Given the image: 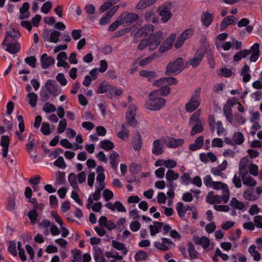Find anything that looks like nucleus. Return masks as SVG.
I'll return each instance as SVG.
<instances>
[{"label": "nucleus", "mask_w": 262, "mask_h": 262, "mask_svg": "<svg viewBox=\"0 0 262 262\" xmlns=\"http://www.w3.org/2000/svg\"><path fill=\"white\" fill-rule=\"evenodd\" d=\"M149 99L145 103L146 109L157 111L161 110L166 103L165 99L159 97L158 91H152L149 96Z\"/></svg>", "instance_id": "f257e3e1"}, {"label": "nucleus", "mask_w": 262, "mask_h": 262, "mask_svg": "<svg viewBox=\"0 0 262 262\" xmlns=\"http://www.w3.org/2000/svg\"><path fill=\"white\" fill-rule=\"evenodd\" d=\"M201 89L200 88L196 89L192 93L189 101L185 104V108L187 113H192L196 110L201 104Z\"/></svg>", "instance_id": "f03ea898"}, {"label": "nucleus", "mask_w": 262, "mask_h": 262, "mask_svg": "<svg viewBox=\"0 0 262 262\" xmlns=\"http://www.w3.org/2000/svg\"><path fill=\"white\" fill-rule=\"evenodd\" d=\"M172 3L169 2H166L157 8L162 23L165 24L171 19L172 17Z\"/></svg>", "instance_id": "7ed1b4c3"}, {"label": "nucleus", "mask_w": 262, "mask_h": 262, "mask_svg": "<svg viewBox=\"0 0 262 262\" xmlns=\"http://www.w3.org/2000/svg\"><path fill=\"white\" fill-rule=\"evenodd\" d=\"M242 58H246L247 56L251 54L250 61L251 62H256L259 57V46L258 43H254L250 50H243L238 52Z\"/></svg>", "instance_id": "20e7f679"}, {"label": "nucleus", "mask_w": 262, "mask_h": 262, "mask_svg": "<svg viewBox=\"0 0 262 262\" xmlns=\"http://www.w3.org/2000/svg\"><path fill=\"white\" fill-rule=\"evenodd\" d=\"M136 115V106L135 105H130L126 114L127 122L122 124V131H127L129 126H134L136 124L135 120V116Z\"/></svg>", "instance_id": "39448f33"}, {"label": "nucleus", "mask_w": 262, "mask_h": 262, "mask_svg": "<svg viewBox=\"0 0 262 262\" xmlns=\"http://www.w3.org/2000/svg\"><path fill=\"white\" fill-rule=\"evenodd\" d=\"M183 69V60L182 58H178L174 61L168 63L166 67L165 74L170 75L171 74H178Z\"/></svg>", "instance_id": "423d86ee"}, {"label": "nucleus", "mask_w": 262, "mask_h": 262, "mask_svg": "<svg viewBox=\"0 0 262 262\" xmlns=\"http://www.w3.org/2000/svg\"><path fill=\"white\" fill-rule=\"evenodd\" d=\"M201 110H198L190 118L189 124L192 126L191 131H203V124L200 119Z\"/></svg>", "instance_id": "0eeeda50"}, {"label": "nucleus", "mask_w": 262, "mask_h": 262, "mask_svg": "<svg viewBox=\"0 0 262 262\" xmlns=\"http://www.w3.org/2000/svg\"><path fill=\"white\" fill-rule=\"evenodd\" d=\"M149 51L155 50L159 46L163 40V32L159 31L153 34L150 37L147 38Z\"/></svg>", "instance_id": "6e6552de"}, {"label": "nucleus", "mask_w": 262, "mask_h": 262, "mask_svg": "<svg viewBox=\"0 0 262 262\" xmlns=\"http://www.w3.org/2000/svg\"><path fill=\"white\" fill-rule=\"evenodd\" d=\"M239 173L241 176L244 185L253 187L256 185V182L252 177L248 174V171L244 166L239 165Z\"/></svg>", "instance_id": "1a4fd4ad"}, {"label": "nucleus", "mask_w": 262, "mask_h": 262, "mask_svg": "<svg viewBox=\"0 0 262 262\" xmlns=\"http://www.w3.org/2000/svg\"><path fill=\"white\" fill-rule=\"evenodd\" d=\"M118 17L120 18L122 25L125 24L126 26H130L136 21L139 18L138 14L128 12L122 13Z\"/></svg>", "instance_id": "9d476101"}, {"label": "nucleus", "mask_w": 262, "mask_h": 262, "mask_svg": "<svg viewBox=\"0 0 262 262\" xmlns=\"http://www.w3.org/2000/svg\"><path fill=\"white\" fill-rule=\"evenodd\" d=\"M234 48L236 50H240L242 48V43L241 41L236 39H233L232 41H226L223 42L216 47L219 51L223 49L224 51H228L231 48Z\"/></svg>", "instance_id": "9b49d317"}, {"label": "nucleus", "mask_w": 262, "mask_h": 262, "mask_svg": "<svg viewBox=\"0 0 262 262\" xmlns=\"http://www.w3.org/2000/svg\"><path fill=\"white\" fill-rule=\"evenodd\" d=\"M211 187L215 190H222L223 194L224 203H226L229 199L230 192L228 185L221 182H214Z\"/></svg>", "instance_id": "f8f14e48"}, {"label": "nucleus", "mask_w": 262, "mask_h": 262, "mask_svg": "<svg viewBox=\"0 0 262 262\" xmlns=\"http://www.w3.org/2000/svg\"><path fill=\"white\" fill-rule=\"evenodd\" d=\"M4 49L11 54H15L20 51V44L16 40L6 41L3 43V41L1 45Z\"/></svg>", "instance_id": "ddd939ff"}, {"label": "nucleus", "mask_w": 262, "mask_h": 262, "mask_svg": "<svg viewBox=\"0 0 262 262\" xmlns=\"http://www.w3.org/2000/svg\"><path fill=\"white\" fill-rule=\"evenodd\" d=\"M224 141L226 144L232 146L241 145L244 141V137L242 132H235L232 139L226 137Z\"/></svg>", "instance_id": "4468645a"}, {"label": "nucleus", "mask_w": 262, "mask_h": 262, "mask_svg": "<svg viewBox=\"0 0 262 262\" xmlns=\"http://www.w3.org/2000/svg\"><path fill=\"white\" fill-rule=\"evenodd\" d=\"M205 52L206 49L204 48H199L193 57L189 60V64L193 68L197 67L202 60Z\"/></svg>", "instance_id": "2eb2a0df"}, {"label": "nucleus", "mask_w": 262, "mask_h": 262, "mask_svg": "<svg viewBox=\"0 0 262 262\" xmlns=\"http://www.w3.org/2000/svg\"><path fill=\"white\" fill-rule=\"evenodd\" d=\"M176 38V35L174 33L171 34L162 43L159 49V52L163 53L170 49L172 47Z\"/></svg>", "instance_id": "dca6fc26"}, {"label": "nucleus", "mask_w": 262, "mask_h": 262, "mask_svg": "<svg viewBox=\"0 0 262 262\" xmlns=\"http://www.w3.org/2000/svg\"><path fill=\"white\" fill-rule=\"evenodd\" d=\"M161 242H155L154 246L158 249L163 251H167L171 248V246L174 245L173 242L169 238L162 237L161 238Z\"/></svg>", "instance_id": "f3484780"}, {"label": "nucleus", "mask_w": 262, "mask_h": 262, "mask_svg": "<svg viewBox=\"0 0 262 262\" xmlns=\"http://www.w3.org/2000/svg\"><path fill=\"white\" fill-rule=\"evenodd\" d=\"M163 142L169 147L176 148L184 143V140L182 139H175L172 137H167L162 139Z\"/></svg>", "instance_id": "a211bd4d"}, {"label": "nucleus", "mask_w": 262, "mask_h": 262, "mask_svg": "<svg viewBox=\"0 0 262 262\" xmlns=\"http://www.w3.org/2000/svg\"><path fill=\"white\" fill-rule=\"evenodd\" d=\"M60 35V32L56 30H54L52 32L47 31L43 33L45 40L54 43H57L59 41Z\"/></svg>", "instance_id": "6ab92c4d"}, {"label": "nucleus", "mask_w": 262, "mask_h": 262, "mask_svg": "<svg viewBox=\"0 0 262 262\" xmlns=\"http://www.w3.org/2000/svg\"><path fill=\"white\" fill-rule=\"evenodd\" d=\"M10 142V139L9 136L6 135L2 136L0 145L2 147V155L4 158H6L8 156Z\"/></svg>", "instance_id": "aec40b11"}, {"label": "nucleus", "mask_w": 262, "mask_h": 262, "mask_svg": "<svg viewBox=\"0 0 262 262\" xmlns=\"http://www.w3.org/2000/svg\"><path fill=\"white\" fill-rule=\"evenodd\" d=\"M41 67L46 69L55 63V59L51 56H48L47 54H43L40 57Z\"/></svg>", "instance_id": "412c9836"}, {"label": "nucleus", "mask_w": 262, "mask_h": 262, "mask_svg": "<svg viewBox=\"0 0 262 262\" xmlns=\"http://www.w3.org/2000/svg\"><path fill=\"white\" fill-rule=\"evenodd\" d=\"M42 88L50 92L52 95L56 96L58 94V86L54 81L48 80Z\"/></svg>", "instance_id": "4be33fe9"}, {"label": "nucleus", "mask_w": 262, "mask_h": 262, "mask_svg": "<svg viewBox=\"0 0 262 262\" xmlns=\"http://www.w3.org/2000/svg\"><path fill=\"white\" fill-rule=\"evenodd\" d=\"M206 202L210 204H219L224 202L223 194L222 196L214 195L213 191H210L206 198Z\"/></svg>", "instance_id": "5701e85b"}, {"label": "nucleus", "mask_w": 262, "mask_h": 262, "mask_svg": "<svg viewBox=\"0 0 262 262\" xmlns=\"http://www.w3.org/2000/svg\"><path fill=\"white\" fill-rule=\"evenodd\" d=\"M209 123L211 131H224V127L222 121H215L213 116L210 115L209 117Z\"/></svg>", "instance_id": "b1692460"}, {"label": "nucleus", "mask_w": 262, "mask_h": 262, "mask_svg": "<svg viewBox=\"0 0 262 262\" xmlns=\"http://www.w3.org/2000/svg\"><path fill=\"white\" fill-rule=\"evenodd\" d=\"M193 241L198 245H201L204 249H206L210 245V240L206 236L199 237L194 235L193 237Z\"/></svg>", "instance_id": "393cba45"}, {"label": "nucleus", "mask_w": 262, "mask_h": 262, "mask_svg": "<svg viewBox=\"0 0 262 262\" xmlns=\"http://www.w3.org/2000/svg\"><path fill=\"white\" fill-rule=\"evenodd\" d=\"M30 8V5L28 2H25L23 3V6L19 8V19H24L28 18L30 16V12L29 9Z\"/></svg>", "instance_id": "a878e982"}, {"label": "nucleus", "mask_w": 262, "mask_h": 262, "mask_svg": "<svg viewBox=\"0 0 262 262\" xmlns=\"http://www.w3.org/2000/svg\"><path fill=\"white\" fill-rule=\"evenodd\" d=\"M230 206L234 209L244 211L246 210L245 204L241 201H238L235 198H232L229 203Z\"/></svg>", "instance_id": "bb28decb"}, {"label": "nucleus", "mask_w": 262, "mask_h": 262, "mask_svg": "<svg viewBox=\"0 0 262 262\" xmlns=\"http://www.w3.org/2000/svg\"><path fill=\"white\" fill-rule=\"evenodd\" d=\"M19 37V33L13 30H10L7 31L5 37L3 40V43H6V41L16 40Z\"/></svg>", "instance_id": "cd10ccee"}, {"label": "nucleus", "mask_w": 262, "mask_h": 262, "mask_svg": "<svg viewBox=\"0 0 262 262\" xmlns=\"http://www.w3.org/2000/svg\"><path fill=\"white\" fill-rule=\"evenodd\" d=\"M164 150L163 145L161 144L160 140H156L152 144V153L155 155H160L163 154Z\"/></svg>", "instance_id": "c85d7f7f"}, {"label": "nucleus", "mask_w": 262, "mask_h": 262, "mask_svg": "<svg viewBox=\"0 0 262 262\" xmlns=\"http://www.w3.org/2000/svg\"><path fill=\"white\" fill-rule=\"evenodd\" d=\"M110 161L112 167L116 170L118 168L119 161L118 160L119 155L115 151L113 150L110 155Z\"/></svg>", "instance_id": "c756f323"}, {"label": "nucleus", "mask_w": 262, "mask_h": 262, "mask_svg": "<svg viewBox=\"0 0 262 262\" xmlns=\"http://www.w3.org/2000/svg\"><path fill=\"white\" fill-rule=\"evenodd\" d=\"M213 17V14L208 12H204L201 17V21L203 25L205 27L209 26L212 21Z\"/></svg>", "instance_id": "7c9ffc66"}, {"label": "nucleus", "mask_w": 262, "mask_h": 262, "mask_svg": "<svg viewBox=\"0 0 262 262\" xmlns=\"http://www.w3.org/2000/svg\"><path fill=\"white\" fill-rule=\"evenodd\" d=\"M110 88H112V85L109 84L106 81L101 82L97 88L96 92L98 94H103L106 93L108 94V92L110 91Z\"/></svg>", "instance_id": "2f4dec72"}, {"label": "nucleus", "mask_w": 262, "mask_h": 262, "mask_svg": "<svg viewBox=\"0 0 262 262\" xmlns=\"http://www.w3.org/2000/svg\"><path fill=\"white\" fill-rule=\"evenodd\" d=\"M204 139L202 136L197 138L194 142L189 145V149L192 151L196 150L203 146Z\"/></svg>", "instance_id": "473e14b6"}, {"label": "nucleus", "mask_w": 262, "mask_h": 262, "mask_svg": "<svg viewBox=\"0 0 262 262\" xmlns=\"http://www.w3.org/2000/svg\"><path fill=\"white\" fill-rule=\"evenodd\" d=\"M158 0H141L136 5V9L141 10L147 7L152 6L156 3Z\"/></svg>", "instance_id": "72a5a7b5"}, {"label": "nucleus", "mask_w": 262, "mask_h": 262, "mask_svg": "<svg viewBox=\"0 0 262 262\" xmlns=\"http://www.w3.org/2000/svg\"><path fill=\"white\" fill-rule=\"evenodd\" d=\"M163 225V223L162 222H154V225L149 226L150 235L151 236H154L157 233H159Z\"/></svg>", "instance_id": "f704fd0d"}, {"label": "nucleus", "mask_w": 262, "mask_h": 262, "mask_svg": "<svg viewBox=\"0 0 262 262\" xmlns=\"http://www.w3.org/2000/svg\"><path fill=\"white\" fill-rule=\"evenodd\" d=\"M250 67L246 64L245 65L241 72V75L243 77V81L244 82H247L251 79V75L250 74Z\"/></svg>", "instance_id": "c9c22d12"}, {"label": "nucleus", "mask_w": 262, "mask_h": 262, "mask_svg": "<svg viewBox=\"0 0 262 262\" xmlns=\"http://www.w3.org/2000/svg\"><path fill=\"white\" fill-rule=\"evenodd\" d=\"M112 246L117 250L121 251L123 255H126L127 253L128 250L125 247V245L122 243H120L116 240L112 241Z\"/></svg>", "instance_id": "e433bc0d"}, {"label": "nucleus", "mask_w": 262, "mask_h": 262, "mask_svg": "<svg viewBox=\"0 0 262 262\" xmlns=\"http://www.w3.org/2000/svg\"><path fill=\"white\" fill-rule=\"evenodd\" d=\"M139 75L141 77L147 78L148 81H150L157 77V74L155 72L147 70H142L140 71Z\"/></svg>", "instance_id": "4c0bfd02"}, {"label": "nucleus", "mask_w": 262, "mask_h": 262, "mask_svg": "<svg viewBox=\"0 0 262 262\" xmlns=\"http://www.w3.org/2000/svg\"><path fill=\"white\" fill-rule=\"evenodd\" d=\"M248 252L255 261H259L260 259V254L256 250V246L254 245H252L249 247Z\"/></svg>", "instance_id": "58836bf2"}, {"label": "nucleus", "mask_w": 262, "mask_h": 262, "mask_svg": "<svg viewBox=\"0 0 262 262\" xmlns=\"http://www.w3.org/2000/svg\"><path fill=\"white\" fill-rule=\"evenodd\" d=\"M122 94V91L121 89H118L112 85V88H110L107 96L111 99H113L116 96L121 95Z\"/></svg>", "instance_id": "ea45409f"}, {"label": "nucleus", "mask_w": 262, "mask_h": 262, "mask_svg": "<svg viewBox=\"0 0 262 262\" xmlns=\"http://www.w3.org/2000/svg\"><path fill=\"white\" fill-rule=\"evenodd\" d=\"M154 27L152 25H147L142 27L139 30L140 33L144 36L151 35L154 32Z\"/></svg>", "instance_id": "a19ab883"}, {"label": "nucleus", "mask_w": 262, "mask_h": 262, "mask_svg": "<svg viewBox=\"0 0 262 262\" xmlns=\"http://www.w3.org/2000/svg\"><path fill=\"white\" fill-rule=\"evenodd\" d=\"M235 17L233 16H229L225 17L222 21L221 24V30L223 31L228 25L233 23Z\"/></svg>", "instance_id": "79ce46f5"}, {"label": "nucleus", "mask_w": 262, "mask_h": 262, "mask_svg": "<svg viewBox=\"0 0 262 262\" xmlns=\"http://www.w3.org/2000/svg\"><path fill=\"white\" fill-rule=\"evenodd\" d=\"M223 112L224 115L226 117V119L229 122H233V115L232 114V108L230 107L229 105H226L224 106Z\"/></svg>", "instance_id": "37998d69"}, {"label": "nucleus", "mask_w": 262, "mask_h": 262, "mask_svg": "<svg viewBox=\"0 0 262 262\" xmlns=\"http://www.w3.org/2000/svg\"><path fill=\"white\" fill-rule=\"evenodd\" d=\"M179 177V174L171 169H168L166 173V179L168 182L177 180Z\"/></svg>", "instance_id": "c03bdc74"}, {"label": "nucleus", "mask_w": 262, "mask_h": 262, "mask_svg": "<svg viewBox=\"0 0 262 262\" xmlns=\"http://www.w3.org/2000/svg\"><path fill=\"white\" fill-rule=\"evenodd\" d=\"M99 146L101 148L107 151L111 150L114 147L113 143L108 140L101 141L100 142Z\"/></svg>", "instance_id": "a18cd8bd"}, {"label": "nucleus", "mask_w": 262, "mask_h": 262, "mask_svg": "<svg viewBox=\"0 0 262 262\" xmlns=\"http://www.w3.org/2000/svg\"><path fill=\"white\" fill-rule=\"evenodd\" d=\"M233 122L230 123L235 125H237L245 123L246 119L242 115L236 114L233 115Z\"/></svg>", "instance_id": "49530a36"}, {"label": "nucleus", "mask_w": 262, "mask_h": 262, "mask_svg": "<svg viewBox=\"0 0 262 262\" xmlns=\"http://www.w3.org/2000/svg\"><path fill=\"white\" fill-rule=\"evenodd\" d=\"M29 104L32 107L36 106L38 99L37 94L34 93H29L27 95Z\"/></svg>", "instance_id": "de8ad7c7"}, {"label": "nucleus", "mask_w": 262, "mask_h": 262, "mask_svg": "<svg viewBox=\"0 0 262 262\" xmlns=\"http://www.w3.org/2000/svg\"><path fill=\"white\" fill-rule=\"evenodd\" d=\"M76 176L74 173H71L68 177V180L70 185L75 190L78 189V185L76 180Z\"/></svg>", "instance_id": "09e8293b"}, {"label": "nucleus", "mask_w": 262, "mask_h": 262, "mask_svg": "<svg viewBox=\"0 0 262 262\" xmlns=\"http://www.w3.org/2000/svg\"><path fill=\"white\" fill-rule=\"evenodd\" d=\"M37 206H35L34 209L28 213V216L29 217L30 221L32 224H34L36 222V220L38 216V214L37 212Z\"/></svg>", "instance_id": "8fccbe9b"}, {"label": "nucleus", "mask_w": 262, "mask_h": 262, "mask_svg": "<svg viewBox=\"0 0 262 262\" xmlns=\"http://www.w3.org/2000/svg\"><path fill=\"white\" fill-rule=\"evenodd\" d=\"M26 148L30 154L31 158L35 159L37 158V155L35 150H34V143L31 142L26 145Z\"/></svg>", "instance_id": "3c124183"}, {"label": "nucleus", "mask_w": 262, "mask_h": 262, "mask_svg": "<svg viewBox=\"0 0 262 262\" xmlns=\"http://www.w3.org/2000/svg\"><path fill=\"white\" fill-rule=\"evenodd\" d=\"M188 251L189 252V257L191 259H195L197 257L198 253L195 250L194 246L192 244L189 243L188 244Z\"/></svg>", "instance_id": "603ef678"}, {"label": "nucleus", "mask_w": 262, "mask_h": 262, "mask_svg": "<svg viewBox=\"0 0 262 262\" xmlns=\"http://www.w3.org/2000/svg\"><path fill=\"white\" fill-rule=\"evenodd\" d=\"M157 57V54L154 53L152 55L149 56L148 57L144 58L140 60L139 63L140 66L143 67L144 66L150 62H151L155 58Z\"/></svg>", "instance_id": "864d4df0"}, {"label": "nucleus", "mask_w": 262, "mask_h": 262, "mask_svg": "<svg viewBox=\"0 0 262 262\" xmlns=\"http://www.w3.org/2000/svg\"><path fill=\"white\" fill-rule=\"evenodd\" d=\"M51 95L52 94L50 92L47 91L43 88H41L40 94V100L41 101L46 102L48 101L50 99Z\"/></svg>", "instance_id": "5fc2aeb1"}, {"label": "nucleus", "mask_w": 262, "mask_h": 262, "mask_svg": "<svg viewBox=\"0 0 262 262\" xmlns=\"http://www.w3.org/2000/svg\"><path fill=\"white\" fill-rule=\"evenodd\" d=\"M71 253L73 255L72 262H80L81 259V252L78 249L72 250Z\"/></svg>", "instance_id": "6e6d98bb"}, {"label": "nucleus", "mask_w": 262, "mask_h": 262, "mask_svg": "<svg viewBox=\"0 0 262 262\" xmlns=\"http://www.w3.org/2000/svg\"><path fill=\"white\" fill-rule=\"evenodd\" d=\"M194 30L191 28H189L184 31L181 34L180 36L184 40H186L190 38L194 34Z\"/></svg>", "instance_id": "4d7b16f0"}, {"label": "nucleus", "mask_w": 262, "mask_h": 262, "mask_svg": "<svg viewBox=\"0 0 262 262\" xmlns=\"http://www.w3.org/2000/svg\"><path fill=\"white\" fill-rule=\"evenodd\" d=\"M42 110L46 113H50L55 112L56 108L54 104L49 102H46L43 105Z\"/></svg>", "instance_id": "13d9d810"}, {"label": "nucleus", "mask_w": 262, "mask_h": 262, "mask_svg": "<svg viewBox=\"0 0 262 262\" xmlns=\"http://www.w3.org/2000/svg\"><path fill=\"white\" fill-rule=\"evenodd\" d=\"M176 210L178 215L181 217H184L185 214V207L182 202H178L176 205Z\"/></svg>", "instance_id": "bf43d9fd"}, {"label": "nucleus", "mask_w": 262, "mask_h": 262, "mask_svg": "<svg viewBox=\"0 0 262 262\" xmlns=\"http://www.w3.org/2000/svg\"><path fill=\"white\" fill-rule=\"evenodd\" d=\"M54 165L61 169H64L66 167L67 165L64 161L63 158L61 156L58 157V158L54 161Z\"/></svg>", "instance_id": "052dcab7"}, {"label": "nucleus", "mask_w": 262, "mask_h": 262, "mask_svg": "<svg viewBox=\"0 0 262 262\" xmlns=\"http://www.w3.org/2000/svg\"><path fill=\"white\" fill-rule=\"evenodd\" d=\"M227 37L228 34L226 33H222L218 35L216 37L215 42L216 47H217L219 45H220L222 44L223 42V41L225 40Z\"/></svg>", "instance_id": "680f3d73"}, {"label": "nucleus", "mask_w": 262, "mask_h": 262, "mask_svg": "<svg viewBox=\"0 0 262 262\" xmlns=\"http://www.w3.org/2000/svg\"><path fill=\"white\" fill-rule=\"evenodd\" d=\"M181 182L182 184L188 185L191 183V179L188 173H183L180 177Z\"/></svg>", "instance_id": "e2e57ef3"}, {"label": "nucleus", "mask_w": 262, "mask_h": 262, "mask_svg": "<svg viewBox=\"0 0 262 262\" xmlns=\"http://www.w3.org/2000/svg\"><path fill=\"white\" fill-rule=\"evenodd\" d=\"M155 91H158V96L160 95L166 96L169 94L170 92V89L169 86H163L161 89Z\"/></svg>", "instance_id": "0e129e2a"}, {"label": "nucleus", "mask_w": 262, "mask_h": 262, "mask_svg": "<svg viewBox=\"0 0 262 262\" xmlns=\"http://www.w3.org/2000/svg\"><path fill=\"white\" fill-rule=\"evenodd\" d=\"M56 80L61 86H65L67 84L68 81L63 73H58L56 76Z\"/></svg>", "instance_id": "69168bd1"}, {"label": "nucleus", "mask_w": 262, "mask_h": 262, "mask_svg": "<svg viewBox=\"0 0 262 262\" xmlns=\"http://www.w3.org/2000/svg\"><path fill=\"white\" fill-rule=\"evenodd\" d=\"M147 253L143 251H140L136 253L135 259L136 261L145 260L147 258Z\"/></svg>", "instance_id": "338daca9"}, {"label": "nucleus", "mask_w": 262, "mask_h": 262, "mask_svg": "<svg viewBox=\"0 0 262 262\" xmlns=\"http://www.w3.org/2000/svg\"><path fill=\"white\" fill-rule=\"evenodd\" d=\"M52 3L50 2L45 3L41 7V10L44 14H48L52 8Z\"/></svg>", "instance_id": "774afa93"}]
</instances>
